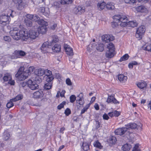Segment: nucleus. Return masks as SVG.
<instances>
[{
  "instance_id": "obj_5",
  "label": "nucleus",
  "mask_w": 151,
  "mask_h": 151,
  "mask_svg": "<svg viewBox=\"0 0 151 151\" xmlns=\"http://www.w3.org/2000/svg\"><path fill=\"white\" fill-rule=\"evenodd\" d=\"M10 34L14 39L17 40L20 39L19 31L18 30L17 28H15L11 30Z\"/></svg>"
},
{
  "instance_id": "obj_57",
  "label": "nucleus",
  "mask_w": 151,
  "mask_h": 151,
  "mask_svg": "<svg viewBox=\"0 0 151 151\" xmlns=\"http://www.w3.org/2000/svg\"><path fill=\"white\" fill-rule=\"evenodd\" d=\"M40 19L39 17L36 15H33V17L32 20L35 21H38Z\"/></svg>"
},
{
  "instance_id": "obj_10",
  "label": "nucleus",
  "mask_w": 151,
  "mask_h": 151,
  "mask_svg": "<svg viewBox=\"0 0 151 151\" xmlns=\"http://www.w3.org/2000/svg\"><path fill=\"white\" fill-rule=\"evenodd\" d=\"M20 39L26 41L29 39L28 33L27 32L23 30H19Z\"/></svg>"
},
{
  "instance_id": "obj_16",
  "label": "nucleus",
  "mask_w": 151,
  "mask_h": 151,
  "mask_svg": "<svg viewBox=\"0 0 151 151\" xmlns=\"http://www.w3.org/2000/svg\"><path fill=\"white\" fill-rule=\"evenodd\" d=\"M108 103H112L114 104H119V102L113 96H109L106 100Z\"/></svg>"
},
{
  "instance_id": "obj_23",
  "label": "nucleus",
  "mask_w": 151,
  "mask_h": 151,
  "mask_svg": "<svg viewBox=\"0 0 151 151\" xmlns=\"http://www.w3.org/2000/svg\"><path fill=\"white\" fill-rule=\"evenodd\" d=\"M126 126L127 129L129 128H131V129H135L138 128V126L136 123H135L128 124Z\"/></svg>"
},
{
  "instance_id": "obj_63",
  "label": "nucleus",
  "mask_w": 151,
  "mask_h": 151,
  "mask_svg": "<svg viewBox=\"0 0 151 151\" xmlns=\"http://www.w3.org/2000/svg\"><path fill=\"white\" fill-rule=\"evenodd\" d=\"M43 2V0H35L34 3L36 5H37L39 3Z\"/></svg>"
},
{
  "instance_id": "obj_26",
  "label": "nucleus",
  "mask_w": 151,
  "mask_h": 151,
  "mask_svg": "<svg viewBox=\"0 0 151 151\" xmlns=\"http://www.w3.org/2000/svg\"><path fill=\"white\" fill-rule=\"evenodd\" d=\"M137 25V23L136 21H130L128 22V26L134 27Z\"/></svg>"
},
{
  "instance_id": "obj_24",
  "label": "nucleus",
  "mask_w": 151,
  "mask_h": 151,
  "mask_svg": "<svg viewBox=\"0 0 151 151\" xmlns=\"http://www.w3.org/2000/svg\"><path fill=\"white\" fill-rule=\"evenodd\" d=\"M45 73L44 69L42 68H39L35 72V73L38 76H41L43 75Z\"/></svg>"
},
{
  "instance_id": "obj_25",
  "label": "nucleus",
  "mask_w": 151,
  "mask_h": 151,
  "mask_svg": "<svg viewBox=\"0 0 151 151\" xmlns=\"http://www.w3.org/2000/svg\"><path fill=\"white\" fill-rule=\"evenodd\" d=\"M106 8L109 10H112L115 8L114 4L110 2H108L106 5Z\"/></svg>"
},
{
  "instance_id": "obj_61",
  "label": "nucleus",
  "mask_w": 151,
  "mask_h": 151,
  "mask_svg": "<svg viewBox=\"0 0 151 151\" xmlns=\"http://www.w3.org/2000/svg\"><path fill=\"white\" fill-rule=\"evenodd\" d=\"M4 40L6 41L9 42L11 41V39L8 36H5L4 37Z\"/></svg>"
},
{
  "instance_id": "obj_33",
  "label": "nucleus",
  "mask_w": 151,
  "mask_h": 151,
  "mask_svg": "<svg viewBox=\"0 0 151 151\" xmlns=\"http://www.w3.org/2000/svg\"><path fill=\"white\" fill-rule=\"evenodd\" d=\"M82 147L83 150L86 151H87L89 149V145L86 142H84L82 145Z\"/></svg>"
},
{
  "instance_id": "obj_8",
  "label": "nucleus",
  "mask_w": 151,
  "mask_h": 151,
  "mask_svg": "<svg viewBox=\"0 0 151 151\" xmlns=\"http://www.w3.org/2000/svg\"><path fill=\"white\" fill-rule=\"evenodd\" d=\"M8 14L7 15L2 14L0 16V23L3 25H5L7 22L9 21V17H8Z\"/></svg>"
},
{
  "instance_id": "obj_20",
  "label": "nucleus",
  "mask_w": 151,
  "mask_h": 151,
  "mask_svg": "<svg viewBox=\"0 0 151 151\" xmlns=\"http://www.w3.org/2000/svg\"><path fill=\"white\" fill-rule=\"evenodd\" d=\"M52 49L54 52H60L61 50L60 45L59 44H56L52 47Z\"/></svg>"
},
{
  "instance_id": "obj_51",
  "label": "nucleus",
  "mask_w": 151,
  "mask_h": 151,
  "mask_svg": "<svg viewBox=\"0 0 151 151\" xmlns=\"http://www.w3.org/2000/svg\"><path fill=\"white\" fill-rule=\"evenodd\" d=\"M76 97L74 95L71 96L70 97V101L71 103H73L76 100Z\"/></svg>"
},
{
  "instance_id": "obj_56",
  "label": "nucleus",
  "mask_w": 151,
  "mask_h": 151,
  "mask_svg": "<svg viewBox=\"0 0 151 151\" xmlns=\"http://www.w3.org/2000/svg\"><path fill=\"white\" fill-rule=\"evenodd\" d=\"M48 42H45L43 43V44L42 45V47H41V48H45V47H48V46L50 45V43L48 44Z\"/></svg>"
},
{
  "instance_id": "obj_29",
  "label": "nucleus",
  "mask_w": 151,
  "mask_h": 151,
  "mask_svg": "<svg viewBox=\"0 0 151 151\" xmlns=\"http://www.w3.org/2000/svg\"><path fill=\"white\" fill-rule=\"evenodd\" d=\"M20 58V57H19L18 50H17L15 51L11 56V58L12 59Z\"/></svg>"
},
{
  "instance_id": "obj_37",
  "label": "nucleus",
  "mask_w": 151,
  "mask_h": 151,
  "mask_svg": "<svg viewBox=\"0 0 151 151\" xmlns=\"http://www.w3.org/2000/svg\"><path fill=\"white\" fill-rule=\"evenodd\" d=\"M67 55L71 56L73 55V50L70 47L65 50Z\"/></svg>"
},
{
  "instance_id": "obj_3",
  "label": "nucleus",
  "mask_w": 151,
  "mask_h": 151,
  "mask_svg": "<svg viewBox=\"0 0 151 151\" xmlns=\"http://www.w3.org/2000/svg\"><path fill=\"white\" fill-rule=\"evenodd\" d=\"M24 70V67H21L19 69L18 73H19V75L18 77V79L20 81H22L27 78L28 76L30 74L28 72H27V71L26 70L25 71H24L22 73H19V71Z\"/></svg>"
},
{
  "instance_id": "obj_47",
  "label": "nucleus",
  "mask_w": 151,
  "mask_h": 151,
  "mask_svg": "<svg viewBox=\"0 0 151 151\" xmlns=\"http://www.w3.org/2000/svg\"><path fill=\"white\" fill-rule=\"evenodd\" d=\"M143 48L145 50L151 52V45H147L146 46H144L143 47Z\"/></svg>"
},
{
  "instance_id": "obj_40",
  "label": "nucleus",
  "mask_w": 151,
  "mask_h": 151,
  "mask_svg": "<svg viewBox=\"0 0 151 151\" xmlns=\"http://www.w3.org/2000/svg\"><path fill=\"white\" fill-rule=\"evenodd\" d=\"M129 56L127 54H126L121 57L119 61L120 62L127 60L129 58Z\"/></svg>"
},
{
  "instance_id": "obj_17",
  "label": "nucleus",
  "mask_w": 151,
  "mask_h": 151,
  "mask_svg": "<svg viewBox=\"0 0 151 151\" xmlns=\"http://www.w3.org/2000/svg\"><path fill=\"white\" fill-rule=\"evenodd\" d=\"M47 27L46 26L43 25L42 26H40L38 28V32L39 33L43 34L45 33L47 31Z\"/></svg>"
},
{
  "instance_id": "obj_58",
  "label": "nucleus",
  "mask_w": 151,
  "mask_h": 151,
  "mask_svg": "<svg viewBox=\"0 0 151 151\" xmlns=\"http://www.w3.org/2000/svg\"><path fill=\"white\" fill-rule=\"evenodd\" d=\"M34 69V68L33 67H30L28 70H27V72L29 73L30 74L33 71Z\"/></svg>"
},
{
  "instance_id": "obj_6",
  "label": "nucleus",
  "mask_w": 151,
  "mask_h": 151,
  "mask_svg": "<svg viewBox=\"0 0 151 151\" xmlns=\"http://www.w3.org/2000/svg\"><path fill=\"white\" fill-rule=\"evenodd\" d=\"M27 85L29 88L32 90H35L39 88V86L35 81L29 80L27 82Z\"/></svg>"
},
{
  "instance_id": "obj_4",
  "label": "nucleus",
  "mask_w": 151,
  "mask_h": 151,
  "mask_svg": "<svg viewBox=\"0 0 151 151\" xmlns=\"http://www.w3.org/2000/svg\"><path fill=\"white\" fill-rule=\"evenodd\" d=\"M145 31V27L143 25L140 26L137 29L136 33L135 35L136 37L139 40L141 39Z\"/></svg>"
},
{
  "instance_id": "obj_2",
  "label": "nucleus",
  "mask_w": 151,
  "mask_h": 151,
  "mask_svg": "<svg viewBox=\"0 0 151 151\" xmlns=\"http://www.w3.org/2000/svg\"><path fill=\"white\" fill-rule=\"evenodd\" d=\"M107 48L108 49L106 54V56L109 58L113 57L114 55L115 48L114 44L110 42L106 45Z\"/></svg>"
},
{
  "instance_id": "obj_12",
  "label": "nucleus",
  "mask_w": 151,
  "mask_h": 151,
  "mask_svg": "<svg viewBox=\"0 0 151 151\" xmlns=\"http://www.w3.org/2000/svg\"><path fill=\"white\" fill-rule=\"evenodd\" d=\"M13 2L18 5L17 8L19 10H21L24 7V5L22 2V0H12Z\"/></svg>"
},
{
  "instance_id": "obj_52",
  "label": "nucleus",
  "mask_w": 151,
  "mask_h": 151,
  "mask_svg": "<svg viewBox=\"0 0 151 151\" xmlns=\"http://www.w3.org/2000/svg\"><path fill=\"white\" fill-rule=\"evenodd\" d=\"M71 110L68 108H67L65 110L64 113L67 116H68L71 114Z\"/></svg>"
},
{
  "instance_id": "obj_1",
  "label": "nucleus",
  "mask_w": 151,
  "mask_h": 151,
  "mask_svg": "<svg viewBox=\"0 0 151 151\" xmlns=\"http://www.w3.org/2000/svg\"><path fill=\"white\" fill-rule=\"evenodd\" d=\"M114 20L119 21L120 22L119 24L122 27L128 26V21L127 18L122 14L115 15L113 17Z\"/></svg>"
},
{
  "instance_id": "obj_54",
  "label": "nucleus",
  "mask_w": 151,
  "mask_h": 151,
  "mask_svg": "<svg viewBox=\"0 0 151 151\" xmlns=\"http://www.w3.org/2000/svg\"><path fill=\"white\" fill-rule=\"evenodd\" d=\"M49 47L41 48V49L42 53H46L48 52Z\"/></svg>"
},
{
  "instance_id": "obj_11",
  "label": "nucleus",
  "mask_w": 151,
  "mask_h": 151,
  "mask_svg": "<svg viewBox=\"0 0 151 151\" xmlns=\"http://www.w3.org/2000/svg\"><path fill=\"white\" fill-rule=\"evenodd\" d=\"M127 127L118 128L115 131L116 134L119 135H122L125 133L127 131Z\"/></svg>"
},
{
  "instance_id": "obj_44",
  "label": "nucleus",
  "mask_w": 151,
  "mask_h": 151,
  "mask_svg": "<svg viewBox=\"0 0 151 151\" xmlns=\"http://www.w3.org/2000/svg\"><path fill=\"white\" fill-rule=\"evenodd\" d=\"M16 13L13 10L9 9V13L7 14H8V17L11 16L12 17H13L15 15Z\"/></svg>"
},
{
  "instance_id": "obj_53",
  "label": "nucleus",
  "mask_w": 151,
  "mask_h": 151,
  "mask_svg": "<svg viewBox=\"0 0 151 151\" xmlns=\"http://www.w3.org/2000/svg\"><path fill=\"white\" fill-rule=\"evenodd\" d=\"M139 144H136L135 145L132 151H140V150L139 148Z\"/></svg>"
},
{
  "instance_id": "obj_48",
  "label": "nucleus",
  "mask_w": 151,
  "mask_h": 151,
  "mask_svg": "<svg viewBox=\"0 0 151 151\" xmlns=\"http://www.w3.org/2000/svg\"><path fill=\"white\" fill-rule=\"evenodd\" d=\"M14 102L13 101H11V99L10 100V101L8 102L6 104V106L8 108H10L14 106V104L13 102Z\"/></svg>"
},
{
  "instance_id": "obj_38",
  "label": "nucleus",
  "mask_w": 151,
  "mask_h": 151,
  "mask_svg": "<svg viewBox=\"0 0 151 151\" xmlns=\"http://www.w3.org/2000/svg\"><path fill=\"white\" fill-rule=\"evenodd\" d=\"M93 145L95 147L100 149H101L102 147V146H101V144L98 141H96L94 142Z\"/></svg>"
},
{
  "instance_id": "obj_35",
  "label": "nucleus",
  "mask_w": 151,
  "mask_h": 151,
  "mask_svg": "<svg viewBox=\"0 0 151 151\" xmlns=\"http://www.w3.org/2000/svg\"><path fill=\"white\" fill-rule=\"evenodd\" d=\"M52 83L51 82H47L45 84L44 86V88L46 90H49L51 88Z\"/></svg>"
},
{
  "instance_id": "obj_32",
  "label": "nucleus",
  "mask_w": 151,
  "mask_h": 151,
  "mask_svg": "<svg viewBox=\"0 0 151 151\" xmlns=\"http://www.w3.org/2000/svg\"><path fill=\"white\" fill-rule=\"evenodd\" d=\"M131 147V146L130 145L126 144L122 146V149L124 151H128L130 150Z\"/></svg>"
},
{
  "instance_id": "obj_55",
  "label": "nucleus",
  "mask_w": 151,
  "mask_h": 151,
  "mask_svg": "<svg viewBox=\"0 0 151 151\" xmlns=\"http://www.w3.org/2000/svg\"><path fill=\"white\" fill-rule=\"evenodd\" d=\"M18 52L19 57H20L21 56H24L26 55L25 52L24 51L21 50H18Z\"/></svg>"
},
{
  "instance_id": "obj_14",
  "label": "nucleus",
  "mask_w": 151,
  "mask_h": 151,
  "mask_svg": "<svg viewBox=\"0 0 151 151\" xmlns=\"http://www.w3.org/2000/svg\"><path fill=\"white\" fill-rule=\"evenodd\" d=\"M33 97L35 98H40L43 96V92L41 90H40L34 92L33 94Z\"/></svg>"
},
{
  "instance_id": "obj_21",
  "label": "nucleus",
  "mask_w": 151,
  "mask_h": 151,
  "mask_svg": "<svg viewBox=\"0 0 151 151\" xmlns=\"http://www.w3.org/2000/svg\"><path fill=\"white\" fill-rule=\"evenodd\" d=\"M50 38L52 39L51 42H50V45H53L54 43L57 42L59 40L57 36L55 35L53 36L52 37L50 38L49 39H50Z\"/></svg>"
},
{
  "instance_id": "obj_28",
  "label": "nucleus",
  "mask_w": 151,
  "mask_h": 151,
  "mask_svg": "<svg viewBox=\"0 0 151 151\" xmlns=\"http://www.w3.org/2000/svg\"><path fill=\"white\" fill-rule=\"evenodd\" d=\"M137 85L140 89H143L145 88L147 85V84L145 82H139L137 84Z\"/></svg>"
},
{
  "instance_id": "obj_46",
  "label": "nucleus",
  "mask_w": 151,
  "mask_h": 151,
  "mask_svg": "<svg viewBox=\"0 0 151 151\" xmlns=\"http://www.w3.org/2000/svg\"><path fill=\"white\" fill-rule=\"evenodd\" d=\"M38 22L39 24H40L41 25H42V26L43 25L46 26V25H47V23L43 19L40 20L38 21Z\"/></svg>"
},
{
  "instance_id": "obj_59",
  "label": "nucleus",
  "mask_w": 151,
  "mask_h": 151,
  "mask_svg": "<svg viewBox=\"0 0 151 151\" xmlns=\"http://www.w3.org/2000/svg\"><path fill=\"white\" fill-rule=\"evenodd\" d=\"M35 81L37 83H40L42 81V80L41 78L39 76L35 78Z\"/></svg>"
},
{
  "instance_id": "obj_27",
  "label": "nucleus",
  "mask_w": 151,
  "mask_h": 151,
  "mask_svg": "<svg viewBox=\"0 0 151 151\" xmlns=\"http://www.w3.org/2000/svg\"><path fill=\"white\" fill-rule=\"evenodd\" d=\"M105 6H106V4L104 2H103L101 3H98V8L99 10L103 9Z\"/></svg>"
},
{
  "instance_id": "obj_7",
  "label": "nucleus",
  "mask_w": 151,
  "mask_h": 151,
  "mask_svg": "<svg viewBox=\"0 0 151 151\" xmlns=\"http://www.w3.org/2000/svg\"><path fill=\"white\" fill-rule=\"evenodd\" d=\"M28 33L29 38L32 40L35 39L39 35V33L37 31L33 29L30 30Z\"/></svg>"
},
{
  "instance_id": "obj_41",
  "label": "nucleus",
  "mask_w": 151,
  "mask_h": 151,
  "mask_svg": "<svg viewBox=\"0 0 151 151\" xmlns=\"http://www.w3.org/2000/svg\"><path fill=\"white\" fill-rule=\"evenodd\" d=\"M72 1L73 0H61V3L62 4H71Z\"/></svg>"
},
{
  "instance_id": "obj_62",
  "label": "nucleus",
  "mask_w": 151,
  "mask_h": 151,
  "mask_svg": "<svg viewBox=\"0 0 151 151\" xmlns=\"http://www.w3.org/2000/svg\"><path fill=\"white\" fill-rule=\"evenodd\" d=\"M66 83L69 86H70L72 85V82L70 80L69 78H67L66 80Z\"/></svg>"
},
{
  "instance_id": "obj_22",
  "label": "nucleus",
  "mask_w": 151,
  "mask_h": 151,
  "mask_svg": "<svg viewBox=\"0 0 151 151\" xmlns=\"http://www.w3.org/2000/svg\"><path fill=\"white\" fill-rule=\"evenodd\" d=\"M3 80L4 81H9L12 79V76L9 73H6L3 77Z\"/></svg>"
},
{
  "instance_id": "obj_15",
  "label": "nucleus",
  "mask_w": 151,
  "mask_h": 151,
  "mask_svg": "<svg viewBox=\"0 0 151 151\" xmlns=\"http://www.w3.org/2000/svg\"><path fill=\"white\" fill-rule=\"evenodd\" d=\"M136 9L137 11L141 13H147L148 11L147 8L143 5L137 6L136 7Z\"/></svg>"
},
{
  "instance_id": "obj_13",
  "label": "nucleus",
  "mask_w": 151,
  "mask_h": 151,
  "mask_svg": "<svg viewBox=\"0 0 151 151\" xmlns=\"http://www.w3.org/2000/svg\"><path fill=\"white\" fill-rule=\"evenodd\" d=\"M85 8L81 6H77L75 8L73 9V12L76 14H81L85 12Z\"/></svg>"
},
{
  "instance_id": "obj_39",
  "label": "nucleus",
  "mask_w": 151,
  "mask_h": 151,
  "mask_svg": "<svg viewBox=\"0 0 151 151\" xmlns=\"http://www.w3.org/2000/svg\"><path fill=\"white\" fill-rule=\"evenodd\" d=\"M109 141L110 143L112 144H114L116 141V137L112 136L109 138Z\"/></svg>"
},
{
  "instance_id": "obj_45",
  "label": "nucleus",
  "mask_w": 151,
  "mask_h": 151,
  "mask_svg": "<svg viewBox=\"0 0 151 151\" xmlns=\"http://www.w3.org/2000/svg\"><path fill=\"white\" fill-rule=\"evenodd\" d=\"M116 21H117L114 20V21L112 23L111 26L113 28L116 27L118 26L120 22L118 21L117 22H116Z\"/></svg>"
},
{
  "instance_id": "obj_49",
  "label": "nucleus",
  "mask_w": 151,
  "mask_h": 151,
  "mask_svg": "<svg viewBox=\"0 0 151 151\" xmlns=\"http://www.w3.org/2000/svg\"><path fill=\"white\" fill-rule=\"evenodd\" d=\"M90 106V105L89 104H88L87 105L86 107H84L83 109L81 110V114H82L84 113L85 111H86L87 109L89 108Z\"/></svg>"
},
{
  "instance_id": "obj_60",
  "label": "nucleus",
  "mask_w": 151,
  "mask_h": 151,
  "mask_svg": "<svg viewBox=\"0 0 151 151\" xmlns=\"http://www.w3.org/2000/svg\"><path fill=\"white\" fill-rule=\"evenodd\" d=\"M108 115V114H104L103 116V119L104 120H108L109 118Z\"/></svg>"
},
{
  "instance_id": "obj_31",
  "label": "nucleus",
  "mask_w": 151,
  "mask_h": 151,
  "mask_svg": "<svg viewBox=\"0 0 151 151\" xmlns=\"http://www.w3.org/2000/svg\"><path fill=\"white\" fill-rule=\"evenodd\" d=\"M95 48L98 51L102 52L104 50V45L100 43L97 46L95 45Z\"/></svg>"
},
{
  "instance_id": "obj_30",
  "label": "nucleus",
  "mask_w": 151,
  "mask_h": 151,
  "mask_svg": "<svg viewBox=\"0 0 151 151\" xmlns=\"http://www.w3.org/2000/svg\"><path fill=\"white\" fill-rule=\"evenodd\" d=\"M95 49V45L91 44L88 46L87 47V51L90 52Z\"/></svg>"
},
{
  "instance_id": "obj_34",
  "label": "nucleus",
  "mask_w": 151,
  "mask_h": 151,
  "mask_svg": "<svg viewBox=\"0 0 151 151\" xmlns=\"http://www.w3.org/2000/svg\"><path fill=\"white\" fill-rule=\"evenodd\" d=\"M22 94H19L17 95L15 98L11 99V101H13L15 102L16 101L22 99Z\"/></svg>"
},
{
  "instance_id": "obj_18",
  "label": "nucleus",
  "mask_w": 151,
  "mask_h": 151,
  "mask_svg": "<svg viewBox=\"0 0 151 151\" xmlns=\"http://www.w3.org/2000/svg\"><path fill=\"white\" fill-rule=\"evenodd\" d=\"M118 79L120 82L122 83H124L127 81V76L121 74L118 76Z\"/></svg>"
},
{
  "instance_id": "obj_42",
  "label": "nucleus",
  "mask_w": 151,
  "mask_h": 151,
  "mask_svg": "<svg viewBox=\"0 0 151 151\" xmlns=\"http://www.w3.org/2000/svg\"><path fill=\"white\" fill-rule=\"evenodd\" d=\"M46 76V81L48 82H51V81L54 79V77L53 75H49Z\"/></svg>"
},
{
  "instance_id": "obj_50",
  "label": "nucleus",
  "mask_w": 151,
  "mask_h": 151,
  "mask_svg": "<svg viewBox=\"0 0 151 151\" xmlns=\"http://www.w3.org/2000/svg\"><path fill=\"white\" fill-rule=\"evenodd\" d=\"M77 103L81 105H83L84 103L83 99H79L76 100Z\"/></svg>"
},
{
  "instance_id": "obj_36",
  "label": "nucleus",
  "mask_w": 151,
  "mask_h": 151,
  "mask_svg": "<svg viewBox=\"0 0 151 151\" xmlns=\"http://www.w3.org/2000/svg\"><path fill=\"white\" fill-rule=\"evenodd\" d=\"M24 22L25 23L27 26L31 27L32 26V23L31 20L28 19H25Z\"/></svg>"
},
{
  "instance_id": "obj_19",
  "label": "nucleus",
  "mask_w": 151,
  "mask_h": 151,
  "mask_svg": "<svg viewBox=\"0 0 151 151\" xmlns=\"http://www.w3.org/2000/svg\"><path fill=\"white\" fill-rule=\"evenodd\" d=\"M10 137V134L9 132L5 131L3 133L2 137L4 140L5 141L8 140Z\"/></svg>"
},
{
  "instance_id": "obj_43",
  "label": "nucleus",
  "mask_w": 151,
  "mask_h": 151,
  "mask_svg": "<svg viewBox=\"0 0 151 151\" xmlns=\"http://www.w3.org/2000/svg\"><path fill=\"white\" fill-rule=\"evenodd\" d=\"M66 104L65 101H63L61 104L58 106L57 107L58 109L59 110L61 109L62 108H63L64 106Z\"/></svg>"
},
{
  "instance_id": "obj_9",
  "label": "nucleus",
  "mask_w": 151,
  "mask_h": 151,
  "mask_svg": "<svg viewBox=\"0 0 151 151\" xmlns=\"http://www.w3.org/2000/svg\"><path fill=\"white\" fill-rule=\"evenodd\" d=\"M114 39V37L111 35H105L102 37V40L103 42H108Z\"/></svg>"
},
{
  "instance_id": "obj_64",
  "label": "nucleus",
  "mask_w": 151,
  "mask_h": 151,
  "mask_svg": "<svg viewBox=\"0 0 151 151\" xmlns=\"http://www.w3.org/2000/svg\"><path fill=\"white\" fill-rule=\"evenodd\" d=\"M27 17L28 19H29V20H32L33 17V15L30 14H27Z\"/></svg>"
}]
</instances>
